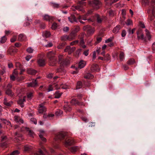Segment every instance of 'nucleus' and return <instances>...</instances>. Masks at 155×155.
I'll list each match as a JSON object with an SVG mask.
<instances>
[{
  "label": "nucleus",
  "instance_id": "obj_1",
  "mask_svg": "<svg viewBox=\"0 0 155 155\" xmlns=\"http://www.w3.org/2000/svg\"><path fill=\"white\" fill-rule=\"evenodd\" d=\"M55 53L52 51L48 52L47 53V57L49 60V65L54 66L57 62V58L55 57Z\"/></svg>",
  "mask_w": 155,
  "mask_h": 155
},
{
  "label": "nucleus",
  "instance_id": "obj_2",
  "mask_svg": "<svg viewBox=\"0 0 155 155\" xmlns=\"http://www.w3.org/2000/svg\"><path fill=\"white\" fill-rule=\"evenodd\" d=\"M80 30V28L79 27H77L72 32L69 36H64L62 37V39L63 40H66V39H68L69 41L73 39L75 37V35L74 34L78 32Z\"/></svg>",
  "mask_w": 155,
  "mask_h": 155
},
{
  "label": "nucleus",
  "instance_id": "obj_3",
  "mask_svg": "<svg viewBox=\"0 0 155 155\" xmlns=\"http://www.w3.org/2000/svg\"><path fill=\"white\" fill-rule=\"evenodd\" d=\"M94 8L98 9L99 8L100 2L98 0H92L91 2L89 3Z\"/></svg>",
  "mask_w": 155,
  "mask_h": 155
},
{
  "label": "nucleus",
  "instance_id": "obj_4",
  "mask_svg": "<svg viewBox=\"0 0 155 155\" xmlns=\"http://www.w3.org/2000/svg\"><path fill=\"white\" fill-rule=\"evenodd\" d=\"M83 30L87 31V33L89 34H93L94 31V28L89 25L84 26L83 28Z\"/></svg>",
  "mask_w": 155,
  "mask_h": 155
},
{
  "label": "nucleus",
  "instance_id": "obj_5",
  "mask_svg": "<svg viewBox=\"0 0 155 155\" xmlns=\"http://www.w3.org/2000/svg\"><path fill=\"white\" fill-rule=\"evenodd\" d=\"M79 5L75 7V9L79 11L84 12L83 6L85 5V3L81 1L79 2Z\"/></svg>",
  "mask_w": 155,
  "mask_h": 155
},
{
  "label": "nucleus",
  "instance_id": "obj_6",
  "mask_svg": "<svg viewBox=\"0 0 155 155\" xmlns=\"http://www.w3.org/2000/svg\"><path fill=\"white\" fill-rule=\"evenodd\" d=\"M46 108L43 104H39L38 111L39 113L43 114L46 111Z\"/></svg>",
  "mask_w": 155,
  "mask_h": 155
},
{
  "label": "nucleus",
  "instance_id": "obj_7",
  "mask_svg": "<svg viewBox=\"0 0 155 155\" xmlns=\"http://www.w3.org/2000/svg\"><path fill=\"white\" fill-rule=\"evenodd\" d=\"M76 48L74 47L71 48L69 46H67L64 49V51L68 52V54H71L75 50Z\"/></svg>",
  "mask_w": 155,
  "mask_h": 155
},
{
  "label": "nucleus",
  "instance_id": "obj_8",
  "mask_svg": "<svg viewBox=\"0 0 155 155\" xmlns=\"http://www.w3.org/2000/svg\"><path fill=\"white\" fill-rule=\"evenodd\" d=\"M27 84L28 87H34L37 86L38 83L36 79H33L32 82L28 83Z\"/></svg>",
  "mask_w": 155,
  "mask_h": 155
},
{
  "label": "nucleus",
  "instance_id": "obj_9",
  "mask_svg": "<svg viewBox=\"0 0 155 155\" xmlns=\"http://www.w3.org/2000/svg\"><path fill=\"white\" fill-rule=\"evenodd\" d=\"M26 99L25 97H21V98L17 102L18 104L20 105L21 107H24V103Z\"/></svg>",
  "mask_w": 155,
  "mask_h": 155
},
{
  "label": "nucleus",
  "instance_id": "obj_10",
  "mask_svg": "<svg viewBox=\"0 0 155 155\" xmlns=\"http://www.w3.org/2000/svg\"><path fill=\"white\" fill-rule=\"evenodd\" d=\"M66 135V134L64 132H61L58 134L57 136L56 140L61 139Z\"/></svg>",
  "mask_w": 155,
  "mask_h": 155
},
{
  "label": "nucleus",
  "instance_id": "obj_11",
  "mask_svg": "<svg viewBox=\"0 0 155 155\" xmlns=\"http://www.w3.org/2000/svg\"><path fill=\"white\" fill-rule=\"evenodd\" d=\"M27 72L28 74L32 75L35 74L37 72L35 70L31 68H27Z\"/></svg>",
  "mask_w": 155,
  "mask_h": 155
},
{
  "label": "nucleus",
  "instance_id": "obj_12",
  "mask_svg": "<svg viewBox=\"0 0 155 155\" xmlns=\"http://www.w3.org/2000/svg\"><path fill=\"white\" fill-rule=\"evenodd\" d=\"M43 19L46 21H50L53 20L54 18L53 17L51 16L48 15H45L43 16Z\"/></svg>",
  "mask_w": 155,
  "mask_h": 155
},
{
  "label": "nucleus",
  "instance_id": "obj_13",
  "mask_svg": "<svg viewBox=\"0 0 155 155\" xmlns=\"http://www.w3.org/2000/svg\"><path fill=\"white\" fill-rule=\"evenodd\" d=\"M68 19L69 21L71 23H73L74 22H77L76 18L74 15H71L69 17Z\"/></svg>",
  "mask_w": 155,
  "mask_h": 155
},
{
  "label": "nucleus",
  "instance_id": "obj_14",
  "mask_svg": "<svg viewBox=\"0 0 155 155\" xmlns=\"http://www.w3.org/2000/svg\"><path fill=\"white\" fill-rule=\"evenodd\" d=\"M59 62L61 64H63L64 65H67L69 63V62L68 61H63V62L62 61V56L60 55L59 56Z\"/></svg>",
  "mask_w": 155,
  "mask_h": 155
},
{
  "label": "nucleus",
  "instance_id": "obj_15",
  "mask_svg": "<svg viewBox=\"0 0 155 155\" xmlns=\"http://www.w3.org/2000/svg\"><path fill=\"white\" fill-rule=\"evenodd\" d=\"M74 141L73 139L69 138L67 140H66L65 144L66 146L71 145L74 143Z\"/></svg>",
  "mask_w": 155,
  "mask_h": 155
},
{
  "label": "nucleus",
  "instance_id": "obj_16",
  "mask_svg": "<svg viewBox=\"0 0 155 155\" xmlns=\"http://www.w3.org/2000/svg\"><path fill=\"white\" fill-rule=\"evenodd\" d=\"M98 68V66L97 64L93 65L91 67V70L93 71H99Z\"/></svg>",
  "mask_w": 155,
  "mask_h": 155
},
{
  "label": "nucleus",
  "instance_id": "obj_17",
  "mask_svg": "<svg viewBox=\"0 0 155 155\" xmlns=\"http://www.w3.org/2000/svg\"><path fill=\"white\" fill-rule=\"evenodd\" d=\"M137 37L139 39H141L142 40H144L145 38L144 37L143 34L140 31L139 32H137Z\"/></svg>",
  "mask_w": 155,
  "mask_h": 155
},
{
  "label": "nucleus",
  "instance_id": "obj_18",
  "mask_svg": "<svg viewBox=\"0 0 155 155\" xmlns=\"http://www.w3.org/2000/svg\"><path fill=\"white\" fill-rule=\"evenodd\" d=\"M26 39V36L22 34H20L18 37V40L19 41H22L25 40Z\"/></svg>",
  "mask_w": 155,
  "mask_h": 155
},
{
  "label": "nucleus",
  "instance_id": "obj_19",
  "mask_svg": "<svg viewBox=\"0 0 155 155\" xmlns=\"http://www.w3.org/2000/svg\"><path fill=\"white\" fill-rule=\"evenodd\" d=\"M15 121L17 123H23V120L22 119H20L18 116H15L14 117Z\"/></svg>",
  "mask_w": 155,
  "mask_h": 155
},
{
  "label": "nucleus",
  "instance_id": "obj_20",
  "mask_svg": "<svg viewBox=\"0 0 155 155\" xmlns=\"http://www.w3.org/2000/svg\"><path fill=\"white\" fill-rule=\"evenodd\" d=\"M86 64V62L83 61H81L79 63L78 68H84Z\"/></svg>",
  "mask_w": 155,
  "mask_h": 155
},
{
  "label": "nucleus",
  "instance_id": "obj_21",
  "mask_svg": "<svg viewBox=\"0 0 155 155\" xmlns=\"http://www.w3.org/2000/svg\"><path fill=\"white\" fill-rule=\"evenodd\" d=\"M25 129L28 132L29 135L32 137H33L35 135L34 133L31 130H30L29 128L27 127H25Z\"/></svg>",
  "mask_w": 155,
  "mask_h": 155
},
{
  "label": "nucleus",
  "instance_id": "obj_22",
  "mask_svg": "<svg viewBox=\"0 0 155 155\" xmlns=\"http://www.w3.org/2000/svg\"><path fill=\"white\" fill-rule=\"evenodd\" d=\"M71 103L73 105H80V103L77 100H76L74 98L71 101Z\"/></svg>",
  "mask_w": 155,
  "mask_h": 155
},
{
  "label": "nucleus",
  "instance_id": "obj_23",
  "mask_svg": "<svg viewBox=\"0 0 155 155\" xmlns=\"http://www.w3.org/2000/svg\"><path fill=\"white\" fill-rule=\"evenodd\" d=\"M38 65L41 66H43L45 64L44 60L42 59L39 60L38 61Z\"/></svg>",
  "mask_w": 155,
  "mask_h": 155
},
{
  "label": "nucleus",
  "instance_id": "obj_24",
  "mask_svg": "<svg viewBox=\"0 0 155 155\" xmlns=\"http://www.w3.org/2000/svg\"><path fill=\"white\" fill-rule=\"evenodd\" d=\"M120 29V25H118L113 29V31L115 33H117L119 31Z\"/></svg>",
  "mask_w": 155,
  "mask_h": 155
},
{
  "label": "nucleus",
  "instance_id": "obj_25",
  "mask_svg": "<svg viewBox=\"0 0 155 155\" xmlns=\"http://www.w3.org/2000/svg\"><path fill=\"white\" fill-rule=\"evenodd\" d=\"M64 109L66 112L69 111L71 110V108L69 105H66L64 106Z\"/></svg>",
  "mask_w": 155,
  "mask_h": 155
},
{
  "label": "nucleus",
  "instance_id": "obj_26",
  "mask_svg": "<svg viewBox=\"0 0 155 155\" xmlns=\"http://www.w3.org/2000/svg\"><path fill=\"white\" fill-rule=\"evenodd\" d=\"M93 77V76L90 73H87L85 76L84 78L86 79H92Z\"/></svg>",
  "mask_w": 155,
  "mask_h": 155
},
{
  "label": "nucleus",
  "instance_id": "obj_27",
  "mask_svg": "<svg viewBox=\"0 0 155 155\" xmlns=\"http://www.w3.org/2000/svg\"><path fill=\"white\" fill-rule=\"evenodd\" d=\"M5 93L8 96H13V94L10 89H6Z\"/></svg>",
  "mask_w": 155,
  "mask_h": 155
},
{
  "label": "nucleus",
  "instance_id": "obj_28",
  "mask_svg": "<svg viewBox=\"0 0 155 155\" xmlns=\"http://www.w3.org/2000/svg\"><path fill=\"white\" fill-rule=\"evenodd\" d=\"M80 44L81 45L83 48H85L86 47V45H84V42L83 39L82 38L81 39L80 41Z\"/></svg>",
  "mask_w": 155,
  "mask_h": 155
},
{
  "label": "nucleus",
  "instance_id": "obj_29",
  "mask_svg": "<svg viewBox=\"0 0 155 155\" xmlns=\"http://www.w3.org/2000/svg\"><path fill=\"white\" fill-rule=\"evenodd\" d=\"M63 113V111L60 110H58L55 113V114L56 116H61Z\"/></svg>",
  "mask_w": 155,
  "mask_h": 155
},
{
  "label": "nucleus",
  "instance_id": "obj_30",
  "mask_svg": "<svg viewBox=\"0 0 155 155\" xmlns=\"http://www.w3.org/2000/svg\"><path fill=\"white\" fill-rule=\"evenodd\" d=\"M125 24L127 25H133V22L132 20L130 19H128L125 22Z\"/></svg>",
  "mask_w": 155,
  "mask_h": 155
},
{
  "label": "nucleus",
  "instance_id": "obj_31",
  "mask_svg": "<svg viewBox=\"0 0 155 155\" xmlns=\"http://www.w3.org/2000/svg\"><path fill=\"white\" fill-rule=\"evenodd\" d=\"M78 148L77 147H71L70 150L72 152H76L78 150Z\"/></svg>",
  "mask_w": 155,
  "mask_h": 155
},
{
  "label": "nucleus",
  "instance_id": "obj_32",
  "mask_svg": "<svg viewBox=\"0 0 155 155\" xmlns=\"http://www.w3.org/2000/svg\"><path fill=\"white\" fill-rule=\"evenodd\" d=\"M96 16L97 17V21L98 23H101V22L103 18H100L99 16V15H96Z\"/></svg>",
  "mask_w": 155,
  "mask_h": 155
},
{
  "label": "nucleus",
  "instance_id": "obj_33",
  "mask_svg": "<svg viewBox=\"0 0 155 155\" xmlns=\"http://www.w3.org/2000/svg\"><path fill=\"white\" fill-rule=\"evenodd\" d=\"M145 32H146L147 37L148 40H150L151 38V36L150 35V33L147 29L145 30Z\"/></svg>",
  "mask_w": 155,
  "mask_h": 155
},
{
  "label": "nucleus",
  "instance_id": "obj_34",
  "mask_svg": "<svg viewBox=\"0 0 155 155\" xmlns=\"http://www.w3.org/2000/svg\"><path fill=\"white\" fill-rule=\"evenodd\" d=\"M124 53L123 52H121L120 53L119 58L120 61H123L124 58Z\"/></svg>",
  "mask_w": 155,
  "mask_h": 155
},
{
  "label": "nucleus",
  "instance_id": "obj_35",
  "mask_svg": "<svg viewBox=\"0 0 155 155\" xmlns=\"http://www.w3.org/2000/svg\"><path fill=\"white\" fill-rule=\"evenodd\" d=\"M82 86V83L80 81H78L77 83V85L76 86V89H78L81 87Z\"/></svg>",
  "mask_w": 155,
  "mask_h": 155
},
{
  "label": "nucleus",
  "instance_id": "obj_36",
  "mask_svg": "<svg viewBox=\"0 0 155 155\" xmlns=\"http://www.w3.org/2000/svg\"><path fill=\"white\" fill-rule=\"evenodd\" d=\"M43 35L46 38H48L50 36V32L49 31H45V32L43 33Z\"/></svg>",
  "mask_w": 155,
  "mask_h": 155
},
{
  "label": "nucleus",
  "instance_id": "obj_37",
  "mask_svg": "<svg viewBox=\"0 0 155 155\" xmlns=\"http://www.w3.org/2000/svg\"><path fill=\"white\" fill-rule=\"evenodd\" d=\"M34 155H44V154L42 150H39L37 153L35 154Z\"/></svg>",
  "mask_w": 155,
  "mask_h": 155
},
{
  "label": "nucleus",
  "instance_id": "obj_38",
  "mask_svg": "<svg viewBox=\"0 0 155 155\" xmlns=\"http://www.w3.org/2000/svg\"><path fill=\"white\" fill-rule=\"evenodd\" d=\"M135 62L134 60L133 59H131L129 60L127 62L128 64L131 65L134 64Z\"/></svg>",
  "mask_w": 155,
  "mask_h": 155
},
{
  "label": "nucleus",
  "instance_id": "obj_39",
  "mask_svg": "<svg viewBox=\"0 0 155 155\" xmlns=\"http://www.w3.org/2000/svg\"><path fill=\"white\" fill-rule=\"evenodd\" d=\"M31 149V147L30 146L26 145L24 147V150L26 151H28Z\"/></svg>",
  "mask_w": 155,
  "mask_h": 155
},
{
  "label": "nucleus",
  "instance_id": "obj_40",
  "mask_svg": "<svg viewBox=\"0 0 155 155\" xmlns=\"http://www.w3.org/2000/svg\"><path fill=\"white\" fill-rule=\"evenodd\" d=\"M33 49L31 47H29L26 50V51L29 53H31L33 52Z\"/></svg>",
  "mask_w": 155,
  "mask_h": 155
},
{
  "label": "nucleus",
  "instance_id": "obj_41",
  "mask_svg": "<svg viewBox=\"0 0 155 155\" xmlns=\"http://www.w3.org/2000/svg\"><path fill=\"white\" fill-rule=\"evenodd\" d=\"M6 38L5 36H4L1 38V42L2 43H4L6 41Z\"/></svg>",
  "mask_w": 155,
  "mask_h": 155
},
{
  "label": "nucleus",
  "instance_id": "obj_42",
  "mask_svg": "<svg viewBox=\"0 0 155 155\" xmlns=\"http://www.w3.org/2000/svg\"><path fill=\"white\" fill-rule=\"evenodd\" d=\"M6 98L5 99V101L4 102V104L6 105L7 106H10L11 104L12 103V101H10L9 102H7V101H5Z\"/></svg>",
  "mask_w": 155,
  "mask_h": 155
},
{
  "label": "nucleus",
  "instance_id": "obj_43",
  "mask_svg": "<svg viewBox=\"0 0 155 155\" xmlns=\"http://www.w3.org/2000/svg\"><path fill=\"white\" fill-rule=\"evenodd\" d=\"M62 94V92H60L59 91H57L55 93V97H60Z\"/></svg>",
  "mask_w": 155,
  "mask_h": 155
},
{
  "label": "nucleus",
  "instance_id": "obj_44",
  "mask_svg": "<svg viewBox=\"0 0 155 155\" xmlns=\"http://www.w3.org/2000/svg\"><path fill=\"white\" fill-rule=\"evenodd\" d=\"M51 4L54 8H58L59 7V5L58 4L54 3H51Z\"/></svg>",
  "mask_w": 155,
  "mask_h": 155
},
{
  "label": "nucleus",
  "instance_id": "obj_45",
  "mask_svg": "<svg viewBox=\"0 0 155 155\" xmlns=\"http://www.w3.org/2000/svg\"><path fill=\"white\" fill-rule=\"evenodd\" d=\"M39 136L41 139V140L44 142H45L46 141V139L43 136V135L41 134H39Z\"/></svg>",
  "mask_w": 155,
  "mask_h": 155
},
{
  "label": "nucleus",
  "instance_id": "obj_46",
  "mask_svg": "<svg viewBox=\"0 0 155 155\" xmlns=\"http://www.w3.org/2000/svg\"><path fill=\"white\" fill-rule=\"evenodd\" d=\"M57 27V25L56 23H54L52 25L51 28L53 30L55 29Z\"/></svg>",
  "mask_w": 155,
  "mask_h": 155
},
{
  "label": "nucleus",
  "instance_id": "obj_47",
  "mask_svg": "<svg viewBox=\"0 0 155 155\" xmlns=\"http://www.w3.org/2000/svg\"><path fill=\"white\" fill-rule=\"evenodd\" d=\"M61 88L63 89H66L69 88L68 86L66 84H63L61 86Z\"/></svg>",
  "mask_w": 155,
  "mask_h": 155
},
{
  "label": "nucleus",
  "instance_id": "obj_48",
  "mask_svg": "<svg viewBox=\"0 0 155 155\" xmlns=\"http://www.w3.org/2000/svg\"><path fill=\"white\" fill-rule=\"evenodd\" d=\"M135 30V28H134L132 29V30H131L130 28L128 30V32L129 34H133L134 33V31Z\"/></svg>",
  "mask_w": 155,
  "mask_h": 155
},
{
  "label": "nucleus",
  "instance_id": "obj_49",
  "mask_svg": "<svg viewBox=\"0 0 155 155\" xmlns=\"http://www.w3.org/2000/svg\"><path fill=\"white\" fill-rule=\"evenodd\" d=\"M113 38L110 37V38H108V39H107L106 40V41H105V42L106 43H108L109 42H110L112 41Z\"/></svg>",
  "mask_w": 155,
  "mask_h": 155
},
{
  "label": "nucleus",
  "instance_id": "obj_50",
  "mask_svg": "<svg viewBox=\"0 0 155 155\" xmlns=\"http://www.w3.org/2000/svg\"><path fill=\"white\" fill-rule=\"evenodd\" d=\"M109 14L110 15L113 16L114 15L115 12L113 11L112 10H110L109 11Z\"/></svg>",
  "mask_w": 155,
  "mask_h": 155
},
{
  "label": "nucleus",
  "instance_id": "obj_51",
  "mask_svg": "<svg viewBox=\"0 0 155 155\" xmlns=\"http://www.w3.org/2000/svg\"><path fill=\"white\" fill-rule=\"evenodd\" d=\"M127 32L125 30H123L122 31L121 36L122 37H124L126 35Z\"/></svg>",
  "mask_w": 155,
  "mask_h": 155
},
{
  "label": "nucleus",
  "instance_id": "obj_52",
  "mask_svg": "<svg viewBox=\"0 0 155 155\" xmlns=\"http://www.w3.org/2000/svg\"><path fill=\"white\" fill-rule=\"evenodd\" d=\"M16 36H14L12 38H11L10 40L11 42H13L16 41Z\"/></svg>",
  "mask_w": 155,
  "mask_h": 155
},
{
  "label": "nucleus",
  "instance_id": "obj_53",
  "mask_svg": "<svg viewBox=\"0 0 155 155\" xmlns=\"http://www.w3.org/2000/svg\"><path fill=\"white\" fill-rule=\"evenodd\" d=\"M78 42V41L76 40L72 41L70 43V45L71 46L77 44Z\"/></svg>",
  "mask_w": 155,
  "mask_h": 155
},
{
  "label": "nucleus",
  "instance_id": "obj_54",
  "mask_svg": "<svg viewBox=\"0 0 155 155\" xmlns=\"http://www.w3.org/2000/svg\"><path fill=\"white\" fill-rule=\"evenodd\" d=\"M33 93V92H29L27 94V97H31L34 96Z\"/></svg>",
  "mask_w": 155,
  "mask_h": 155
},
{
  "label": "nucleus",
  "instance_id": "obj_55",
  "mask_svg": "<svg viewBox=\"0 0 155 155\" xmlns=\"http://www.w3.org/2000/svg\"><path fill=\"white\" fill-rule=\"evenodd\" d=\"M62 71H63V73L65 72L64 71L62 70V69L61 68H58L56 70L57 73L61 72Z\"/></svg>",
  "mask_w": 155,
  "mask_h": 155
},
{
  "label": "nucleus",
  "instance_id": "obj_56",
  "mask_svg": "<svg viewBox=\"0 0 155 155\" xmlns=\"http://www.w3.org/2000/svg\"><path fill=\"white\" fill-rule=\"evenodd\" d=\"M32 57V56L30 55H28L25 58V59L26 61H28Z\"/></svg>",
  "mask_w": 155,
  "mask_h": 155
},
{
  "label": "nucleus",
  "instance_id": "obj_57",
  "mask_svg": "<svg viewBox=\"0 0 155 155\" xmlns=\"http://www.w3.org/2000/svg\"><path fill=\"white\" fill-rule=\"evenodd\" d=\"M53 90V88L52 86L51 85L49 86L48 88V92H49Z\"/></svg>",
  "mask_w": 155,
  "mask_h": 155
},
{
  "label": "nucleus",
  "instance_id": "obj_58",
  "mask_svg": "<svg viewBox=\"0 0 155 155\" xmlns=\"http://www.w3.org/2000/svg\"><path fill=\"white\" fill-rule=\"evenodd\" d=\"M105 58H106V60H107V61H108L110 59V56L108 54H107L106 55Z\"/></svg>",
  "mask_w": 155,
  "mask_h": 155
},
{
  "label": "nucleus",
  "instance_id": "obj_59",
  "mask_svg": "<svg viewBox=\"0 0 155 155\" xmlns=\"http://www.w3.org/2000/svg\"><path fill=\"white\" fill-rule=\"evenodd\" d=\"M12 87V85L11 84H8L6 89H10Z\"/></svg>",
  "mask_w": 155,
  "mask_h": 155
},
{
  "label": "nucleus",
  "instance_id": "obj_60",
  "mask_svg": "<svg viewBox=\"0 0 155 155\" xmlns=\"http://www.w3.org/2000/svg\"><path fill=\"white\" fill-rule=\"evenodd\" d=\"M52 45H52V43H51V42H49L48 43V44L45 45V46L46 47L48 48V47H51V46H52Z\"/></svg>",
  "mask_w": 155,
  "mask_h": 155
},
{
  "label": "nucleus",
  "instance_id": "obj_61",
  "mask_svg": "<svg viewBox=\"0 0 155 155\" xmlns=\"http://www.w3.org/2000/svg\"><path fill=\"white\" fill-rule=\"evenodd\" d=\"M89 50H87L84 51L83 53V54L85 56H87L88 54Z\"/></svg>",
  "mask_w": 155,
  "mask_h": 155
},
{
  "label": "nucleus",
  "instance_id": "obj_62",
  "mask_svg": "<svg viewBox=\"0 0 155 155\" xmlns=\"http://www.w3.org/2000/svg\"><path fill=\"white\" fill-rule=\"evenodd\" d=\"M53 76V74L52 73H50L47 75V77L48 78H51Z\"/></svg>",
  "mask_w": 155,
  "mask_h": 155
},
{
  "label": "nucleus",
  "instance_id": "obj_63",
  "mask_svg": "<svg viewBox=\"0 0 155 155\" xmlns=\"http://www.w3.org/2000/svg\"><path fill=\"white\" fill-rule=\"evenodd\" d=\"M97 41L96 43H98L100 42H101V41L102 40V38L101 37L98 38H97Z\"/></svg>",
  "mask_w": 155,
  "mask_h": 155
},
{
  "label": "nucleus",
  "instance_id": "obj_64",
  "mask_svg": "<svg viewBox=\"0 0 155 155\" xmlns=\"http://www.w3.org/2000/svg\"><path fill=\"white\" fill-rule=\"evenodd\" d=\"M69 28L68 27H64L63 28V31L65 32H67L69 30Z\"/></svg>",
  "mask_w": 155,
  "mask_h": 155
}]
</instances>
